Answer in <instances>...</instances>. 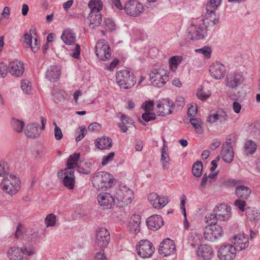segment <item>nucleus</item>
Listing matches in <instances>:
<instances>
[{
  "mask_svg": "<svg viewBox=\"0 0 260 260\" xmlns=\"http://www.w3.org/2000/svg\"><path fill=\"white\" fill-rule=\"evenodd\" d=\"M115 181V179L111 174L102 171L94 174L92 183L96 189L106 190L113 185Z\"/></svg>",
  "mask_w": 260,
  "mask_h": 260,
  "instance_id": "1",
  "label": "nucleus"
},
{
  "mask_svg": "<svg viewBox=\"0 0 260 260\" xmlns=\"http://www.w3.org/2000/svg\"><path fill=\"white\" fill-rule=\"evenodd\" d=\"M116 79L118 85L120 88L129 89L133 87L136 79L133 73L127 70H122L116 73Z\"/></svg>",
  "mask_w": 260,
  "mask_h": 260,
  "instance_id": "2",
  "label": "nucleus"
},
{
  "mask_svg": "<svg viewBox=\"0 0 260 260\" xmlns=\"http://www.w3.org/2000/svg\"><path fill=\"white\" fill-rule=\"evenodd\" d=\"M9 179L4 178L1 183V187L4 191L12 196L16 194L20 189V181L14 175L10 174Z\"/></svg>",
  "mask_w": 260,
  "mask_h": 260,
  "instance_id": "3",
  "label": "nucleus"
},
{
  "mask_svg": "<svg viewBox=\"0 0 260 260\" xmlns=\"http://www.w3.org/2000/svg\"><path fill=\"white\" fill-rule=\"evenodd\" d=\"M169 74L164 69H156L150 73L149 77L151 82L159 87L164 85L169 80Z\"/></svg>",
  "mask_w": 260,
  "mask_h": 260,
  "instance_id": "4",
  "label": "nucleus"
},
{
  "mask_svg": "<svg viewBox=\"0 0 260 260\" xmlns=\"http://www.w3.org/2000/svg\"><path fill=\"white\" fill-rule=\"evenodd\" d=\"M95 52L98 57L104 61L107 60L111 57V48L106 40H99L95 46Z\"/></svg>",
  "mask_w": 260,
  "mask_h": 260,
  "instance_id": "5",
  "label": "nucleus"
},
{
  "mask_svg": "<svg viewBox=\"0 0 260 260\" xmlns=\"http://www.w3.org/2000/svg\"><path fill=\"white\" fill-rule=\"evenodd\" d=\"M138 254L142 258H149L152 256L155 251L152 243L148 240H140L137 245Z\"/></svg>",
  "mask_w": 260,
  "mask_h": 260,
  "instance_id": "6",
  "label": "nucleus"
},
{
  "mask_svg": "<svg viewBox=\"0 0 260 260\" xmlns=\"http://www.w3.org/2000/svg\"><path fill=\"white\" fill-rule=\"evenodd\" d=\"M231 135H229L226 139V142L223 144L221 150V157L222 159L227 163H231L234 157L232 143L235 141Z\"/></svg>",
  "mask_w": 260,
  "mask_h": 260,
  "instance_id": "7",
  "label": "nucleus"
},
{
  "mask_svg": "<svg viewBox=\"0 0 260 260\" xmlns=\"http://www.w3.org/2000/svg\"><path fill=\"white\" fill-rule=\"evenodd\" d=\"M115 197L118 202H121L126 204L131 203L134 199V191L133 190L125 186L119 187L116 189Z\"/></svg>",
  "mask_w": 260,
  "mask_h": 260,
  "instance_id": "8",
  "label": "nucleus"
},
{
  "mask_svg": "<svg viewBox=\"0 0 260 260\" xmlns=\"http://www.w3.org/2000/svg\"><path fill=\"white\" fill-rule=\"evenodd\" d=\"M223 235V230L220 225L206 226L204 232V237L208 241L214 242Z\"/></svg>",
  "mask_w": 260,
  "mask_h": 260,
  "instance_id": "9",
  "label": "nucleus"
},
{
  "mask_svg": "<svg viewBox=\"0 0 260 260\" xmlns=\"http://www.w3.org/2000/svg\"><path fill=\"white\" fill-rule=\"evenodd\" d=\"M158 251L163 256L174 255L176 252L174 241L170 238L164 239L159 244Z\"/></svg>",
  "mask_w": 260,
  "mask_h": 260,
  "instance_id": "10",
  "label": "nucleus"
},
{
  "mask_svg": "<svg viewBox=\"0 0 260 260\" xmlns=\"http://www.w3.org/2000/svg\"><path fill=\"white\" fill-rule=\"evenodd\" d=\"M236 254L235 247L229 244L222 245L218 251V256L220 260H233Z\"/></svg>",
  "mask_w": 260,
  "mask_h": 260,
  "instance_id": "11",
  "label": "nucleus"
},
{
  "mask_svg": "<svg viewBox=\"0 0 260 260\" xmlns=\"http://www.w3.org/2000/svg\"><path fill=\"white\" fill-rule=\"evenodd\" d=\"M208 26H191L188 28V36L191 40L205 39L208 36Z\"/></svg>",
  "mask_w": 260,
  "mask_h": 260,
  "instance_id": "12",
  "label": "nucleus"
},
{
  "mask_svg": "<svg viewBox=\"0 0 260 260\" xmlns=\"http://www.w3.org/2000/svg\"><path fill=\"white\" fill-rule=\"evenodd\" d=\"M244 79L243 76L240 73L228 74L225 80V86L229 88L236 89L241 85Z\"/></svg>",
  "mask_w": 260,
  "mask_h": 260,
  "instance_id": "13",
  "label": "nucleus"
},
{
  "mask_svg": "<svg viewBox=\"0 0 260 260\" xmlns=\"http://www.w3.org/2000/svg\"><path fill=\"white\" fill-rule=\"evenodd\" d=\"M110 240V233L105 228H101L97 231L95 244L102 248L107 246Z\"/></svg>",
  "mask_w": 260,
  "mask_h": 260,
  "instance_id": "14",
  "label": "nucleus"
},
{
  "mask_svg": "<svg viewBox=\"0 0 260 260\" xmlns=\"http://www.w3.org/2000/svg\"><path fill=\"white\" fill-rule=\"evenodd\" d=\"M156 107L159 109V115L164 117L172 113L174 103L169 99H162L157 102Z\"/></svg>",
  "mask_w": 260,
  "mask_h": 260,
  "instance_id": "15",
  "label": "nucleus"
},
{
  "mask_svg": "<svg viewBox=\"0 0 260 260\" xmlns=\"http://www.w3.org/2000/svg\"><path fill=\"white\" fill-rule=\"evenodd\" d=\"M148 199L152 206L157 209H161L169 202L167 196H159L155 192H151L148 196Z\"/></svg>",
  "mask_w": 260,
  "mask_h": 260,
  "instance_id": "16",
  "label": "nucleus"
},
{
  "mask_svg": "<svg viewBox=\"0 0 260 260\" xmlns=\"http://www.w3.org/2000/svg\"><path fill=\"white\" fill-rule=\"evenodd\" d=\"M124 9L127 14L134 17L138 16L143 11L142 5L135 1L126 2Z\"/></svg>",
  "mask_w": 260,
  "mask_h": 260,
  "instance_id": "17",
  "label": "nucleus"
},
{
  "mask_svg": "<svg viewBox=\"0 0 260 260\" xmlns=\"http://www.w3.org/2000/svg\"><path fill=\"white\" fill-rule=\"evenodd\" d=\"M97 199L100 205L104 209H111L113 208L115 203V200H116L115 195L112 196L108 192L99 194Z\"/></svg>",
  "mask_w": 260,
  "mask_h": 260,
  "instance_id": "18",
  "label": "nucleus"
},
{
  "mask_svg": "<svg viewBox=\"0 0 260 260\" xmlns=\"http://www.w3.org/2000/svg\"><path fill=\"white\" fill-rule=\"evenodd\" d=\"M24 253H27L28 255H31L34 253L32 250L27 251L17 247H11L7 251V256L10 260H22Z\"/></svg>",
  "mask_w": 260,
  "mask_h": 260,
  "instance_id": "19",
  "label": "nucleus"
},
{
  "mask_svg": "<svg viewBox=\"0 0 260 260\" xmlns=\"http://www.w3.org/2000/svg\"><path fill=\"white\" fill-rule=\"evenodd\" d=\"M226 69L224 65L217 62L213 63L209 69L211 76L215 79H220L225 74Z\"/></svg>",
  "mask_w": 260,
  "mask_h": 260,
  "instance_id": "20",
  "label": "nucleus"
},
{
  "mask_svg": "<svg viewBox=\"0 0 260 260\" xmlns=\"http://www.w3.org/2000/svg\"><path fill=\"white\" fill-rule=\"evenodd\" d=\"M8 71L13 76L20 77L24 71V64L18 60L11 61L9 64Z\"/></svg>",
  "mask_w": 260,
  "mask_h": 260,
  "instance_id": "21",
  "label": "nucleus"
},
{
  "mask_svg": "<svg viewBox=\"0 0 260 260\" xmlns=\"http://www.w3.org/2000/svg\"><path fill=\"white\" fill-rule=\"evenodd\" d=\"M148 228L153 231H157L164 224L161 216L158 215H153L148 217L146 221Z\"/></svg>",
  "mask_w": 260,
  "mask_h": 260,
  "instance_id": "22",
  "label": "nucleus"
},
{
  "mask_svg": "<svg viewBox=\"0 0 260 260\" xmlns=\"http://www.w3.org/2000/svg\"><path fill=\"white\" fill-rule=\"evenodd\" d=\"M214 210L215 212H217V214H221V215L218 216L219 220L225 221L229 220L231 216V207L224 204L217 205Z\"/></svg>",
  "mask_w": 260,
  "mask_h": 260,
  "instance_id": "23",
  "label": "nucleus"
},
{
  "mask_svg": "<svg viewBox=\"0 0 260 260\" xmlns=\"http://www.w3.org/2000/svg\"><path fill=\"white\" fill-rule=\"evenodd\" d=\"M64 171V176L62 179V183L68 189L72 190L75 186L74 171L73 170Z\"/></svg>",
  "mask_w": 260,
  "mask_h": 260,
  "instance_id": "24",
  "label": "nucleus"
},
{
  "mask_svg": "<svg viewBox=\"0 0 260 260\" xmlns=\"http://www.w3.org/2000/svg\"><path fill=\"white\" fill-rule=\"evenodd\" d=\"M197 254L203 260H209L213 256V250L209 245H201L197 250Z\"/></svg>",
  "mask_w": 260,
  "mask_h": 260,
  "instance_id": "25",
  "label": "nucleus"
},
{
  "mask_svg": "<svg viewBox=\"0 0 260 260\" xmlns=\"http://www.w3.org/2000/svg\"><path fill=\"white\" fill-rule=\"evenodd\" d=\"M76 35L73 30L67 29L63 30L61 39L66 45H71L76 41Z\"/></svg>",
  "mask_w": 260,
  "mask_h": 260,
  "instance_id": "26",
  "label": "nucleus"
},
{
  "mask_svg": "<svg viewBox=\"0 0 260 260\" xmlns=\"http://www.w3.org/2000/svg\"><path fill=\"white\" fill-rule=\"evenodd\" d=\"M166 141L164 140V145L161 150L160 161L162 164V168L164 170H167L170 167V157L167 153L168 150L167 145L166 144Z\"/></svg>",
  "mask_w": 260,
  "mask_h": 260,
  "instance_id": "27",
  "label": "nucleus"
},
{
  "mask_svg": "<svg viewBox=\"0 0 260 260\" xmlns=\"http://www.w3.org/2000/svg\"><path fill=\"white\" fill-rule=\"evenodd\" d=\"M96 147L100 149H109L112 146V140L109 137H103L95 140Z\"/></svg>",
  "mask_w": 260,
  "mask_h": 260,
  "instance_id": "28",
  "label": "nucleus"
},
{
  "mask_svg": "<svg viewBox=\"0 0 260 260\" xmlns=\"http://www.w3.org/2000/svg\"><path fill=\"white\" fill-rule=\"evenodd\" d=\"M141 217L139 215H134L132 221L129 223V230L137 234L140 231Z\"/></svg>",
  "mask_w": 260,
  "mask_h": 260,
  "instance_id": "29",
  "label": "nucleus"
},
{
  "mask_svg": "<svg viewBox=\"0 0 260 260\" xmlns=\"http://www.w3.org/2000/svg\"><path fill=\"white\" fill-rule=\"evenodd\" d=\"M251 193V190L244 185L237 186L236 188V194L238 198L242 199H248Z\"/></svg>",
  "mask_w": 260,
  "mask_h": 260,
  "instance_id": "30",
  "label": "nucleus"
},
{
  "mask_svg": "<svg viewBox=\"0 0 260 260\" xmlns=\"http://www.w3.org/2000/svg\"><path fill=\"white\" fill-rule=\"evenodd\" d=\"M80 154L79 153L75 152L74 154L70 155L68 158L67 166L68 167L64 171L73 170L74 166L77 167L79 164L78 161Z\"/></svg>",
  "mask_w": 260,
  "mask_h": 260,
  "instance_id": "31",
  "label": "nucleus"
},
{
  "mask_svg": "<svg viewBox=\"0 0 260 260\" xmlns=\"http://www.w3.org/2000/svg\"><path fill=\"white\" fill-rule=\"evenodd\" d=\"M39 124L37 123H33L26 125L25 130L26 135L30 138H35L39 135L38 128Z\"/></svg>",
  "mask_w": 260,
  "mask_h": 260,
  "instance_id": "32",
  "label": "nucleus"
},
{
  "mask_svg": "<svg viewBox=\"0 0 260 260\" xmlns=\"http://www.w3.org/2000/svg\"><path fill=\"white\" fill-rule=\"evenodd\" d=\"M60 76V71L57 66H51L47 70L46 77L50 81H55Z\"/></svg>",
  "mask_w": 260,
  "mask_h": 260,
  "instance_id": "33",
  "label": "nucleus"
},
{
  "mask_svg": "<svg viewBox=\"0 0 260 260\" xmlns=\"http://www.w3.org/2000/svg\"><path fill=\"white\" fill-rule=\"evenodd\" d=\"M88 19L90 21V25L93 24L92 28L99 26L102 20V16L101 12H96L93 13L90 12Z\"/></svg>",
  "mask_w": 260,
  "mask_h": 260,
  "instance_id": "34",
  "label": "nucleus"
},
{
  "mask_svg": "<svg viewBox=\"0 0 260 260\" xmlns=\"http://www.w3.org/2000/svg\"><path fill=\"white\" fill-rule=\"evenodd\" d=\"M245 214L247 218L251 221L254 220H258L260 219V212L254 208L246 207Z\"/></svg>",
  "mask_w": 260,
  "mask_h": 260,
  "instance_id": "35",
  "label": "nucleus"
},
{
  "mask_svg": "<svg viewBox=\"0 0 260 260\" xmlns=\"http://www.w3.org/2000/svg\"><path fill=\"white\" fill-rule=\"evenodd\" d=\"M88 6L90 9V12L93 13L101 12L103 9V3L101 0H90Z\"/></svg>",
  "mask_w": 260,
  "mask_h": 260,
  "instance_id": "36",
  "label": "nucleus"
},
{
  "mask_svg": "<svg viewBox=\"0 0 260 260\" xmlns=\"http://www.w3.org/2000/svg\"><path fill=\"white\" fill-rule=\"evenodd\" d=\"M77 168L79 173L87 175L91 171L92 165L90 162L80 161Z\"/></svg>",
  "mask_w": 260,
  "mask_h": 260,
  "instance_id": "37",
  "label": "nucleus"
},
{
  "mask_svg": "<svg viewBox=\"0 0 260 260\" xmlns=\"http://www.w3.org/2000/svg\"><path fill=\"white\" fill-rule=\"evenodd\" d=\"M221 0H210L206 6L207 14L211 15L215 13L216 9L220 5Z\"/></svg>",
  "mask_w": 260,
  "mask_h": 260,
  "instance_id": "38",
  "label": "nucleus"
},
{
  "mask_svg": "<svg viewBox=\"0 0 260 260\" xmlns=\"http://www.w3.org/2000/svg\"><path fill=\"white\" fill-rule=\"evenodd\" d=\"M190 123L195 128L196 132L198 134H202L204 131L203 123L201 119L199 118H191L189 120Z\"/></svg>",
  "mask_w": 260,
  "mask_h": 260,
  "instance_id": "39",
  "label": "nucleus"
},
{
  "mask_svg": "<svg viewBox=\"0 0 260 260\" xmlns=\"http://www.w3.org/2000/svg\"><path fill=\"white\" fill-rule=\"evenodd\" d=\"M257 145L252 140L247 141L244 145V153L246 155L253 154L256 150Z\"/></svg>",
  "mask_w": 260,
  "mask_h": 260,
  "instance_id": "40",
  "label": "nucleus"
},
{
  "mask_svg": "<svg viewBox=\"0 0 260 260\" xmlns=\"http://www.w3.org/2000/svg\"><path fill=\"white\" fill-rule=\"evenodd\" d=\"M120 119L122 122L119 124V126L121 128L122 132L125 133L127 130L126 124H132L134 121L129 116L124 114L121 115Z\"/></svg>",
  "mask_w": 260,
  "mask_h": 260,
  "instance_id": "41",
  "label": "nucleus"
},
{
  "mask_svg": "<svg viewBox=\"0 0 260 260\" xmlns=\"http://www.w3.org/2000/svg\"><path fill=\"white\" fill-rule=\"evenodd\" d=\"M203 164L201 161H197L194 163L192 167V173L193 175L199 178L201 176L203 173Z\"/></svg>",
  "mask_w": 260,
  "mask_h": 260,
  "instance_id": "42",
  "label": "nucleus"
},
{
  "mask_svg": "<svg viewBox=\"0 0 260 260\" xmlns=\"http://www.w3.org/2000/svg\"><path fill=\"white\" fill-rule=\"evenodd\" d=\"M182 57L181 56H174L171 57L169 60V66L171 70L175 71L177 66L181 62Z\"/></svg>",
  "mask_w": 260,
  "mask_h": 260,
  "instance_id": "43",
  "label": "nucleus"
},
{
  "mask_svg": "<svg viewBox=\"0 0 260 260\" xmlns=\"http://www.w3.org/2000/svg\"><path fill=\"white\" fill-rule=\"evenodd\" d=\"M11 125L15 131L20 133L24 128V123L23 121L13 118L11 120Z\"/></svg>",
  "mask_w": 260,
  "mask_h": 260,
  "instance_id": "44",
  "label": "nucleus"
},
{
  "mask_svg": "<svg viewBox=\"0 0 260 260\" xmlns=\"http://www.w3.org/2000/svg\"><path fill=\"white\" fill-rule=\"evenodd\" d=\"M24 39L25 40V43L26 44V47H31L32 51H33L34 53L36 52L39 47H33L32 46V37H31V34L30 35L26 33L24 35Z\"/></svg>",
  "mask_w": 260,
  "mask_h": 260,
  "instance_id": "45",
  "label": "nucleus"
},
{
  "mask_svg": "<svg viewBox=\"0 0 260 260\" xmlns=\"http://www.w3.org/2000/svg\"><path fill=\"white\" fill-rule=\"evenodd\" d=\"M234 240H235L234 244L236 245V246H240L241 250H244L248 246V241L245 242H242L241 236L239 237L238 236H235L234 237Z\"/></svg>",
  "mask_w": 260,
  "mask_h": 260,
  "instance_id": "46",
  "label": "nucleus"
},
{
  "mask_svg": "<svg viewBox=\"0 0 260 260\" xmlns=\"http://www.w3.org/2000/svg\"><path fill=\"white\" fill-rule=\"evenodd\" d=\"M196 52L203 54L207 58H210L211 57L212 50L210 47L206 46L202 48L196 49Z\"/></svg>",
  "mask_w": 260,
  "mask_h": 260,
  "instance_id": "47",
  "label": "nucleus"
},
{
  "mask_svg": "<svg viewBox=\"0 0 260 260\" xmlns=\"http://www.w3.org/2000/svg\"><path fill=\"white\" fill-rule=\"evenodd\" d=\"M30 82L28 80H22L21 82V88L24 92L29 94L31 91Z\"/></svg>",
  "mask_w": 260,
  "mask_h": 260,
  "instance_id": "48",
  "label": "nucleus"
},
{
  "mask_svg": "<svg viewBox=\"0 0 260 260\" xmlns=\"http://www.w3.org/2000/svg\"><path fill=\"white\" fill-rule=\"evenodd\" d=\"M45 224L47 227L54 226L56 221V216L51 213L47 216L45 218Z\"/></svg>",
  "mask_w": 260,
  "mask_h": 260,
  "instance_id": "49",
  "label": "nucleus"
},
{
  "mask_svg": "<svg viewBox=\"0 0 260 260\" xmlns=\"http://www.w3.org/2000/svg\"><path fill=\"white\" fill-rule=\"evenodd\" d=\"M142 118L146 122L155 119L156 116L154 113L151 112H145L142 115Z\"/></svg>",
  "mask_w": 260,
  "mask_h": 260,
  "instance_id": "50",
  "label": "nucleus"
},
{
  "mask_svg": "<svg viewBox=\"0 0 260 260\" xmlns=\"http://www.w3.org/2000/svg\"><path fill=\"white\" fill-rule=\"evenodd\" d=\"M53 99L55 102H60L63 101L64 100V96L63 91H55L53 93Z\"/></svg>",
  "mask_w": 260,
  "mask_h": 260,
  "instance_id": "51",
  "label": "nucleus"
},
{
  "mask_svg": "<svg viewBox=\"0 0 260 260\" xmlns=\"http://www.w3.org/2000/svg\"><path fill=\"white\" fill-rule=\"evenodd\" d=\"M115 153L111 152L107 155H105L102 158V164L103 166L107 165L109 162L112 161L114 157Z\"/></svg>",
  "mask_w": 260,
  "mask_h": 260,
  "instance_id": "52",
  "label": "nucleus"
},
{
  "mask_svg": "<svg viewBox=\"0 0 260 260\" xmlns=\"http://www.w3.org/2000/svg\"><path fill=\"white\" fill-rule=\"evenodd\" d=\"M210 95L211 93L209 92L206 93L202 89L198 90L197 92V96L202 101L206 100Z\"/></svg>",
  "mask_w": 260,
  "mask_h": 260,
  "instance_id": "53",
  "label": "nucleus"
},
{
  "mask_svg": "<svg viewBox=\"0 0 260 260\" xmlns=\"http://www.w3.org/2000/svg\"><path fill=\"white\" fill-rule=\"evenodd\" d=\"M234 204L237 206L241 211H245L246 208V202L240 199L236 200Z\"/></svg>",
  "mask_w": 260,
  "mask_h": 260,
  "instance_id": "54",
  "label": "nucleus"
},
{
  "mask_svg": "<svg viewBox=\"0 0 260 260\" xmlns=\"http://www.w3.org/2000/svg\"><path fill=\"white\" fill-rule=\"evenodd\" d=\"M154 106V103L152 101H146L142 108L145 112H151L152 111Z\"/></svg>",
  "mask_w": 260,
  "mask_h": 260,
  "instance_id": "55",
  "label": "nucleus"
},
{
  "mask_svg": "<svg viewBox=\"0 0 260 260\" xmlns=\"http://www.w3.org/2000/svg\"><path fill=\"white\" fill-rule=\"evenodd\" d=\"M8 67L6 64L0 62V77L4 78L8 73Z\"/></svg>",
  "mask_w": 260,
  "mask_h": 260,
  "instance_id": "56",
  "label": "nucleus"
},
{
  "mask_svg": "<svg viewBox=\"0 0 260 260\" xmlns=\"http://www.w3.org/2000/svg\"><path fill=\"white\" fill-rule=\"evenodd\" d=\"M213 14H214V16H215V17H212V15H209V16H208V19H209V21L210 22H208V23H210V22L212 23V30L213 31L215 28V25L217 24L219 22V17L217 16V17H216V15L214 13H213Z\"/></svg>",
  "mask_w": 260,
  "mask_h": 260,
  "instance_id": "57",
  "label": "nucleus"
},
{
  "mask_svg": "<svg viewBox=\"0 0 260 260\" xmlns=\"http://www.w3.org/2000/svg\"><path fill=\"white\" fill-rule=\"evenodd\" d=\"M186 196L185 195H183L181 198V201L180 203V209L183 213V215L185 218V220H186V209L185 207V204L186 202Z\"/></svg>",
  "mask_w": 260,
  "mask_h": 260,
  "instance_id": "58",
  "label": "nucleus"
},
{
  "mask_svg": "<svg viewBox=\"0 0 260 260\" xmlns=\"http://www.w3.org/2000/svg\"><path fill=\"white\" fill-rule=\"evenodd\" d=\"M185 105L184 99L181 96H178L176 98L174 103V106L176 105L179 108H182Z\"/></svg>",
  "mask_w": 260,
  "mask_h": 260,
  "instance_id": "59",
  "label": "nucleus"
},
{
  "mask_svg": "<svg viewBox=\"0 0 260 260\" xmlns=\"http://www.w3.org/2000/svg\"><path fill=\"white\" fill-rule=\"evenodd\" d=\"M105 25L110 30H113L115 29V23L111 19H107L105 20Z\"/></svg>",
  "mask_w": 260,
  "mask_h": 260,
  "instance_id": "60",
  "label": "nucleus"
},
{
  "mask_svg": "<svg viewBox=\"0 0 260 260\" xmlns=\"http://www.w3.org/2000/svg\"><path fill=\"white\" fill-rule=\"evenodd\" d=\"M80 46L79 44H76L75 49L72 50V51H73L72 54V57L75 59L79 58L80 54Z\"/></svg>",
  "mask_w": 260,
  "mask_h": 260,
  "instance_id": "61",
  "label": "nucleus"
},
{
  "mask_svg": "<svg viewBox=\"0 0 260 260\" xmlns=\"http://www.w3.org/2000/svg\"><path fill=\"white\" fill-rule=\"evenodd\" d=\"M54 136L57 140H60L63 137L61 129L57 125L54 128Z\"/></svg>",
  "mask_w": 260,
  "mask_h": 260,
  "instance_id": "62",
  "label": "nucleus"
},
{
  "mask_svg": "<svg viewBox=\"0 0 260 260\" xmlns=\"http://www.w3.org/2000/svg\"><path fill=\"white\" fill-rule=\"evenodd\" d=\"M219 118V114H213L209 115L207 118V121L210 123H213L216 122Z\"/></svg>",
  "mask_w": 260,
  "mask_h": 260,
  "instance_id": "63",
  "label": "nucleus"
},
{
  "mask_svg": "<svg viewBox=\"0 0 260 260\" xmlns=\"http://www.w3.org/2000/svg\"><path fill=\"white\" fill-rule=\"evenodd\" d=\"M197 106H191L189 108L187 112V115L188 117L194 116L197 113Z\"/></svg>",
  "mask_w": 260,
  "mask_h": 260,
  "instance_id": "64",
  "label": "nucleus"
}]
</instances>
